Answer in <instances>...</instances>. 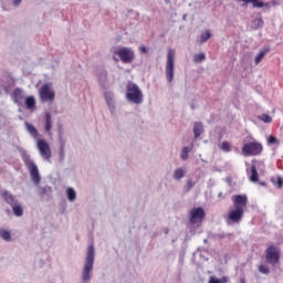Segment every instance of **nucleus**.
<instances>
[{
  "instance_id": "1",
  "label": "nucleus",
  "mask_w": 283,
  "mask_h": 283,
  "mask_svg": "<svg viewBox=\"0 0 283 283\" xmlns=\"http://www.w3.org/2000/svg\"><path fill=\"white\" fill-rule=\"evenodd\" d=\"M126 98L135 105L143 103V91L135 83H128L126 87Z\"/></svg>"
},
{
  "instance_id": "2",
  "label": "nucleus",
  "mask_w": 283,
  "mask_h": 283,
  "mask_svg": "<svg viewBox=\"0 0 283 283\" xmlns=\"http://www.w3.org/2000/svg\"><path fill=\"white\" fill-rule=\"evenodd\" d=\"M22 160L25 165V167L29 169L31 180L34 182V185L41 184V175L39 174V167L32 160V157L30 155H23Z\"/></svg>"
},
{
  "instance_id": "3",
  "label": "nucleus",
  "mask_w": 283,
  "mask_h": 283,
  "mask_svg": "<svg viewBox=\"0 0 283 283\" xmlns=\"http://www.w3.org/2000/svg\"><path fill=\"white\" fill-rule=\"evenodd\" d=\"M113 54V61H118V56L123 63H134V59H136L134 50L127 46H122L115 50Z\"/></svg>"
},
{
  "instance_id": "4",
  "label": "nucleus",
  "mask_w": 283,
  "mask_h": 283,
  "mask_svg": "<svg viewBox=\"0 0 283 283\" xmlns=\"http://www.w3.org/2000/svg\"><path fill=\"white\" fill-rule=\"evenodd\" d=\"M280 248L275 245H269L265 250V262L272 266H275V264H280Z\"/></svg>"
},
{
  "instance_id": "5",
  "label": "nucleus",
  "mask_w": 283,
  "mask_h": 283,
  "mask_svg": "<svg viewBox=\"0 0 283 283\" xmlns=\"http://www.w3.org/2000/svg\"><path fill=\"white\" fill-rule=\"evenodd\" d=\"M175 59H176V52L169 49L167 54V62H166V78L168 83H171L174 81Z\"/></svg>"
},
{
  "instance_id": "6",
  "label": "nucleus",
  "mask_w": 283,
  "mask_h": 283,
  "mask_svg": "<svg viewBox=\"0 0 283 283\" xmlns=\"http://www.w3.org/2000/svg\"><path fill=\"white\" fill-rule=\"evenodd\" d=\"M262 144L258 142H250L242 147L243 156H260L262 154Z\"/></svg>"
},
{
  "instance_id": "7",
  "label": "nucleus",
  "mask_w": 283,
  "mask_h": 283,
  "mask_svg": "<svg viewBox=\"0 0 283 283\" xmlns=\"http://www.w3.org/2000/svg\"><path fill=\"white\" fill-rule=\"evenodd\" d=\"M242 218H244V209L234 208L233 210H230L228 214L227 224H240V222H242Z\"/></svg>"
},
{
  "instance_id": "8",
  "label": "nucleus",
  "mask_w": 283,
  "mask_h": 283,
  "mask_svg": "<svg viewBox=\"0 0 283 283\" xmlns=\"http://www.w3.org/2000/svg\"><path fill=\"white\" fill-rule=\"evenodd\" d=\"M40 98L42 103H48V101H54L56 98V94L52 91V86L50 84H43L40 88Z\"/></svg>"
},
{
  "instance_id": "9",
  "label": "nucleus",
  "mask_w": 283,
  "mask_h": 283,
  "mask_svg": "<svg viewBox=\"0 0 283 283\" xmlns=\"http://www.w3.org/2000/svg\"><path fill=\"white\" fill-rule=\"evenodd\" d=\"M190 219L189 222L190 224H198V222H201V220H205V209L202 207L199 208H193L189 212Z\"/></svg>"
},
{
  "instance_id": "10",
  "label": "nucleus",
  "mask_w": 283,
  "mask_h": 283,
  "mask_svg": "<svg viewBox=\"0 0 283 283\" xmlns=\"http://www.w3.org/2000/svg\"><path fill=\"white\" fill-rule=\"evenodd\" d=\"M38 149L45 160H50L52 158V150L50 149V144H48L45 139L38 140Z\"/></svg>"
},
{
  "instance_id": "11",
  "label": "nucleus",
  "mask_w": 283,
  "mask_h": 283,
  "mask_svg": "<svg viewBox=\"0 0 283 283\" xmlns=\"http://www.w3.org/2000/svg\"><path fill=\"white\" fill-rule=\"evenodd\" d=\"M11 97L15 105H18L19 107H23L24 101H25V92L23 91V88L21 87L14 88Z\"/></svg>"
},
{
  "instance_id": "12",
  "label": "nucleus",
  "mask_w": 283,
  "mask_h": 283,
  "mask_svg": "<svg viewBox=\"0 0 283 283\" xmlns=\"http://www.w3.org/2000/svg\"><path fill=\"white\" fill-rule=\"evenodd\" d=\"M234 209H244L249 203L247 195H237L232 197Z\"/></svg>"
},
{
  "instance_id": "13",
  "label": "nucleus",
  "mask_w": 283,
  "mask_h": 283,
  "mask_svg": "<svg viewBox=\"0 0 283 283\" xmlns=\"http://www.w3.org/2000/svg\"><path fill=\"white\" fill-rule=\"evenodd\" d=\"M59 139H60L59 160L60 163H63V160H65V140H63V133L61 132V126L59 128Z\"/></svg>"
},
{
  "instance_id": "14",
  "label": "nucleus",
  "mask_w": 283,
  "mask_h": 283,
  "mask_svg": "<svg viewBox=\"0 0 283 283\" xmlns=\"http://www.w3.org/2000/svg\"><path fill=\"white\" fill-rule=\"evenodd\" d=\"M1 196L4 200V202H7V205H10V207H13V205H17V202H19L17 197L8 190L2 191Z\"/></svg>"
},
{
  "instance_id": "15",
  "label": "nucleus",
  "mask_w": 283,
  "mask_h": 283,
  "mask_svg": "<svg viewBox=\"0 0 283 283\" xmlns=\"http://www.w3.org/2000/svg\"><path fill=\"white\" fill-rule=\"evenodd\" d=\"M243 1V3H252V8H266V10H271L270 2H263L261 0H238Z\"/></svg>"
},
{
  "instance_id": "16",
  "label": "nucleus",
  "mask_w": 283,
  "mask_h": 283,
  "mask_svg": "<svg viewBox=\"0 0 283 283\" xmlns=\"http://www.w3.org/2000/svg\"><path fill=\"white\" fill-rule=\"evenodd\" d=\"M264 28V20L262 13H258L256 18L251 21V30H262Z\"/></svg>"
},
{
  "instance_id": "17",
  "label": "nucleus",
  "mask_w": 283,
  "mask_h": 283,
  "mask_svg": "<svg viewBox=\"0 0 283 283\" xmlns=\"http://www.w3.org/2000/svg\"><path fill=\"white\" fill-rule=\"evenodd\" d=\"M98 83L103 90H107L109 87V84L107 83V71L102 70L97 74Z\"/></svg>"
},
{
  "instance_id": "18",
  "label": "nucleus",
  "mask_w": 283,
  "mask_h": 283,
  "mask_svg": "<svg viewBox=\"0 0 283 283\" xmlns=\"http://www.w3.org/2000/svg\"><path fill=\"white\" fill-rule=\"evenodd\" d=\"M193 134L196 140H198L199 136H202V134H205V126L202 125V122H195Z\"/></svg>"
},
{
  "instance_id": "19",
  "label": "nucleus",
  "mask_w": 283,
  "mask_h": 283,
  "mask_svg": "<svg viewBox=\"0 0 283 283\" xmlns=\"http://www.w3.org/2000/svg\"><path fill=\"white\" fill-rule=\"evenodd\" d=\"M40 198H50L52 196V187L45 186L38 190Z\"/></svg>"
},
{
  "instance_id": "20",
  "label": "nucleus",
  "mask_w": 283,
  "mask_h": 283,
  "mask_svg": "<svg viewBox=\"0 0 283 283\" xmlns=\"http://www.w3.org/2000/svg\"><path fill=\"white\" fill-rule=\"evenodd\" d=\"M271 52V49L269 46L263 48L258 55L255 56L254 63L258 65L261 63L262 59L266 56Z\"/></svg>"
},
{
  "instance_id": "21",
  "label": "nucleus",
  "mask_w": 283,
  "mask_h": 283,
  "mask_svg": "<svg viewBox=\"0 0 283 283\" xmlns=\"http://www.w3.org/2000/svg\"><path fill=\"white\" fill-rule=\"evenodd\" d=\"M24 105L28 109H36V98H34V96L25 97Z\"/></svg>"
},
{
  "instance_id": "22",
  "label": "nucleus",
  "mask_w": 283,
  "mask_h": 283,
  "mask_svg": "<svg viewBox=\"0 0 283 283\" xmlns=\"http://www.w3.org/2000/svg\"><path fill=\"white\" fill-rule=\"evenodd\" d=\"M250 181L251 182H258L260 180V175L258 174V167L255 165H252L250 168Z\"/></svg>"
},
{
  "instance_id": "23",
  "label": "nucleus",
  "mask_w": 283,
  "mask_h": 283,
  "mask_svg": "<svg viewBox=\"0 0 283 283\" xmlns=\"http://www.w3.org/2000/svg\"><path fill=\"white\" fill-rule=\"evenodd\" d=\"M24 125L27 127V132H29L33 138H39V130L36 129V127H34V125L28 122H25Z\"/></svg>"
},
{
  "instance_id": "24",
  "label": "nucleus",
  "mask_w": 283,
  "mask_h": 283,
  "mask_svg": "<svg viewBox=\"0 0 283 283\" xmlns=\"http://www.w3.org/2000/svg\"><path fill=\"white\" fill-rule=\"evenodd\" d=\"M185 176H187V169L177 168L174 171L172 178H174V180H181V178H185Z\"/></svg>"
},
{
  "instance_id": "25",
  "label": "nucleus",
  "mask_w": 283,
  "mask_h": 283,
  "mask_svg": "<svg viewBox=\"0 0 283 283\" xmlns=\"http://www.w3.org/2000/svg\"><path fill=\"white\" fill-rule=\"evenodd\" d=\"M13 214L17 216V218H21V216H23V207L21 206V203H19V201L11 206Z\"/></svg>"
},
{
  "instance_id": "26",
  "label": "nucleus",
  "mask_w": 283,
  "mask_h": 283,
  "mask_svg": "<svg viewBox=\"0 0 283 283\" xmlns=\"http://www.w3.org/2000/svg\"><path fill=\"white\" fill-rule=\"evenodd\" d=\"M45 132L50 134L52 132V114L45 113Z\"/></svg>"
},
{
  "instance_id": "27",
  "label": "nucleus",
  "mask_w": 283,
  "mask_h": 283,
  "mask_svg": "<svg viewBox=\"0 0 283 283\" xmlns=\"http://www.w3.org/2000/svg\"><path fill=\"white\" fill-rule=\"evenodd\" d=\"M0 238L6 242H12V233L6 229H0Z\"/></svg>"
},
{
  "instance_id": "28",
  "label": "nucleus",
  "mask_w": 283,
  "mask_h": 283,
  "mask_svg": "<svg viewBox=\"0 0 283 283\" xmlns=\"http://www.w3.org/2000/svg\"><path fill=\"white\" fill-rule=\"evenodd\" d=\"M233 237V233H212L211 238L212 240H224V238H231Z\"/></svg>"
},
{
  "instance_id": "29",
  "label": "nucleus",
  "mask_w": 283,
  "mask_h": 283,
  "mask_svg": "<svg viewBox=\"0 0 283 283\" xmlns=\"http://www.w3.org/2000/svg\"><path fill=\"white\" fill-rule=\"evenodd\" d=\"M66 196L70 202H74V200H76V191L74 190V188H67Z\"/></svg>"
},
{
  "instance_id": "30",
  "label": "nucleus",
  "mask_w": 283,
  "mask_h": 283,
  "mask_svg": "<svg viewBox=\"0 0 283 283\" xmlns=\"http://www.w3.org/2000/svg\"><path fill=\"white\" fill-rule=\"evenodd\" d=\"M229 282V276H222L221 279H218L216 276H210L209 283H227Z\"/></svg>"
},
{
  "instance_id": "31",
  "label": "nucleus",
  "mask_w": 283,
  "mask_h": 283,
  "mask_svg": "<svg viewBox=\"0 0 283 283\" xmlns=\"http://www.w3.org/2000/svg\"><path fill=\"white\" fill-rule=\"evenodd\" d=\"M203 61H207V55L205 53L195 54L193 63H202Z\"/></svg>"
},
{
  "instance_id": "32",
  "label": "nucleus",
  "mask_w": 283,
  "mask_h": 283,
  "mask_svg": "<svg viewBox=\"0 0 283 283\" xmlns=\"http://www.w3.org/2000/svg\"><path fill=\"white\" fill-rule=\"evenodd\" d=\"M209 39H211V31L206 30V32L200 35V43H207Z\"/></svg>"
},
{
  "instance_id": "33",
  "label": "nucleus",
  "mask_w": 283,
  "mask_h": 283,
  "mask_svg": "<svg viewBox=\"0 0 283 283\" xmlns=\"http://www.w3.org/2000/svg\"><path fill=\"white\" fill-rule=\"evenodd\" d=\"M271 180H272L274 187H276V189H282V187H283V178L282 177H277L276 179L272 178Z\"/></svg>"
},
{
  "instance_id": "34",
  "label": "nucleus",
  "mask_w": 283,
  "mask_h": 283,
  "mask_svg": "<svg viewBox=\"0 0 283 283\" xmlns=\"http://www.w3.org/2000/svg\"><path fill=\"white\" fill-rule=\"evenodd\" d=\"M196 187V182L193 180L188 179L185 186V192L189 193L190 190H192Z\"/></svg>"
},
{
  "instance_id": "35",
  "label": "nucleus",
  "mask_w": 283,
  "mask_h": 283,
  "mask_svg": "<svg viewBox=\"0 0 283 283\" xmlns=\"http://www.w3.org/2000/svg\"><path fill=\"white\" fill-rule=\"evenodd\" d=\"M259 120H262L263 123H273V117L269 114H262L259 116Z\"/></svg>"
},
{
  "instance_id": "36",
  "label": "nucleus",
  "mask_w": 283,
  "mask_h": 283,
  "mask_svg": "<svg viewBox=\"0 0 283 283\" xmlns=\"http://www.w3.org/2000/svg\"><path fill=\"white\" fill-rule=\"evenodd\" d=\"M105 101H106V105H108L109 109H113L114 102H112V94L105 93Z\"/></svg>"
},
{
  "instance_id": "37",
  "label": "nucleus",
  "mask_w": 283,
  "mask_h": 283,
  "mask_svg": "<svg viewBox=\"0 0 283 283\" xmlns=\"http://www.w3.org/2000/svg\"><path fill=\"white\" fill-rule=\"evenodd\" d=\"M181 160H187L189 158V148L184 147L180 155Z\"/></svg>"
},
{
  "instance_id": "38",
  "label": "nucleus",
  "mask_w": 283,
  "mask_h": 283,
  "mask_svg": "<svg viewBox=\"0 0 283 283\" xmlns=\"http://www.w3.org/2000/svg\"><path fill=\"white\" fill-rule=\"evenodd\" d=\"M259 271L263 274V275H269V273H271V270L269 269V266L261 264L259 265Z\"/></svg>"
},
{
  "instance_id": "39",
  "label": "nucleus",
  "mask_w": 283,
  "mask_h": 283,
  "mask_svg": "<svg viewBox=\"0 0 283 283\" xmlns=\"http://www.w3.org/2000/svg\"><path fill=\"white\" fill-rule=\"evenodd\" d=\"M221 149L222 151H227V153L231 151V144H229V142H222Z\"/></svg>"
},
{
  "instance_id": "40",
  "label": "nucleus",
  "mask_w": 283,
  "mask_h": 283,
  "mask_svg": "<svg viewBox=\"0 0 283 283\" xmlns=\"http://www.w3.org/2000/svg\"><path fill=\"white\" fill-rule=\"evenodd\" d=\"M280 142L275 138V136L270 135L268 138V145H277Z\"/></svg>"
},
{
  "instance_id": "41",
  "label": "nucleus",
  "mask_w": 283,
  "mask_h": 283,
  "mask_svg": "<svg viewBox=\"0 0 283 283\" xmlns=\"http://www.w3.org/2000/svg\"><path fill=\"white\" fill-rule=\"evenodd\" d=\"M139 52L140 54H147V52H149V49H147V46H140Z\"/></svg>"
},
{
  "instance_id": "42",
  "label": "nucleus",
  "mask_w": 283,
  "mask_h": 283,
  "mask_svg": "<svg viewBox=\"0 0 283 283\" xmlns=\"http://www.w3.org/2000/svg\"><path fill=\"white\" fill-rule=\"evenodd\" d=\"M21 1H23V0H13V1H12V6H13L14 8H19V7L21 6Z\"/></svg>"
},
{
  "instance_id": "43",
  "label": "nucleus",
  "mask_w": 283,
  "mask_h": 283,
  "mask_svg": "<svg viewBox=\"0 0 283 283\" xmlns=\"http://www.w3.org/2000/svg\"><path fill=\"white\" fill-rule=\"evenodd\" d=\"M164 233H165V235H169V228H165Z\"/></svg>"
},
{
  "instance_id": "44",
  "label": "nucleus",
  "mask_w": 283,
  "mask_h": 283,
  "mask_svg": "<svg viewBox=\"0 0 283 283\" xmlns=\"http://www.w3.org/2000/svg\"><path fill=\"white\" fill-rule=\"evenodd\" d=\"M240 283H247V279L241 277V279H240Z\"/></svg>"
},
{
  "instance_id": "45",
  "label": "nucleus",
  "mask_w": 283,
  "mask_h": 283,
  "mask_svg": "<svg viewBox=\"0 0 283 283\" xmlns=\"http://www.w3.org/2000/svg\"><path fill=\"white\" fill-rule=\"evenodd\" d=\"M260 185H262V187H266V182L264 181L260 182Z\"/></svg>"
},
{
  "instance_id": "46",
  "label": "nucleus",
  "mask_w": 283,
  "mask_h": 283,
  "mask_svg": "<svg viewBox=\"0 0 283 283\" xmlns=\"http://www.w3.org/2000/svg\"><path fill=\"white\" fill-rule=\"evenodd\" d=\"M4 92L8 93V86H3Z\"/></svg>"
},
{
  "instance_id": "47",
  "label": "nucleus",
  "mask_w": 283,
  "mask_h": 283,
  "mask_svg": "<svg viewBox=\"0 0 283 283\" xmlns=\"http://www.w3.org/2000/svg\"><path fill=\"white\" fill-rule=\"evenodd\" d=\"M218 198H222V192H219Z\"/></svg>"
},
{
  "instance_id": "48",
  "label": "nucleus",
  "mask_w": 283,
  "mask_h": 283,
  "mask_svg": "<svg viewBox=\"0 0 283 283\" xmlns=\"http://www.w3.org/2000/svg\"><path fill=\"white\" fill-rule=\"evenodd\" d=\"M207 242H209V240L205 239V240H203V243L207 244Z\"/></svg>"
},
{
  "instance_id": "49",
  "label": "nucleus",
  "mask_w": 283,
  "mask_h": 283,
  "mask_svg": "<svg viewBox=\"0 0 283 283\" xmlns=\"http://www.w3.org/2000/svg\"><path fill=\"white\" fill-rule=\"evenodd\" d=\"M191 109H196V106H193V104L191 105Z\"/></svg>"
},
{
  "instance_id": "50",
  "label": "nucleus",
  "mask_w": 283,
  "mask_h": 283,
  "mask_svg": "<svg viewBox=\"0 0 283 283\" xmlns=\"http://www.w3.org/2000/svg\"><path fill=\"white\" fill-rule=\"evenodd\" d=\"M171 242H172V243L176 242V239H172Z\"/></svg>"
}]
</instances>
